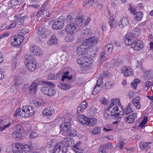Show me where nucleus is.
<instances>
[{"instance_id": "obj_58", "label": "nucleus", "mask_w": 153, "mask_h": 153, "mask_svg": "<svg viewBox=\"0 0 153 153\" xmlns=\"http://www.w3.org/2000/svg\"><path fill=\"white\" fill-rule=\"evenodd\" d=\"M85 109V108L82 107V106L80 104L78 107L77 108V113L78 114L80 113L83 111Z\"/></svg>"}, {"instance_id": "obj_5", "label": "nucleus", "mask_w": 153, "mask_h": 153, "mask_svg": "<svg viewBox=\"0 0 153 153\" xmlns=\"http://www.w3.org/2000/svg\"><path fill=\"white\" fill-rule=\"evenodd\" d=\"M67 25L65 30L66 32L70 35H73L77 33L78 30V26L75 25V18L71 15H68L66 18Z\"/></svg>"}, {"instance_id": "obj_60", "label": "nucleus", "mask_w": 153, "mask_h": 153, "mask_svg": "<svg viewBox=\"0 0 153 153\" xmlns=\"http://www.w3.org/2000/svg\"><path fill=\"white\" fill-rule=\"evenodd\" d=\"M38 136L37 134L34 132H33L30 133L29 137L31 138H35Z\"/></svg>"}, {"instance_id": "obj_7", "label": "nucleus", "mask_w": 153, "mask_h": 153, "mask_svg": "<svg viewBox=\"0 0 153 153\" xmlns=\"http://www.w3.org/2000/svg\"><path fill=\"white\" fill-rule=\"evenodd\" d=\"M72 76H68L66 75H63L61 80L64 82L60 83L58 87L60 89L67 90L70 88L71 86L68 84V82L72 79Z\"/></svg>"}, {"instance_id": "obj_12", "label": "nucleus", "mask_w": 153, "mask_h": 153, "mask_svg": "<svg viewBox=\"0 0 153 153\" xmlns=\"http://www.w3.org/2000/svg\"><path fill=\"white\" fill-rule=\"evenodd\" d=\"M121 72L125 77L132 76L134 74L132 69L129 66H123L121 69Z\"/></svg>"}, {"instance_id": "obj_61", "label": "nucleus", "mask_w": 153, "mask_h": 153, "mask_svg": "<svg viewBox=\"0 0 153 153\" xmlns=\"http://www.w3.org/2000/svg\"><path fill=\"white\" fill-rule=\"evenodd\" d=\"M42 102V101L41 100L39 99L38 100V101L35 102L34 103L35 106H39V105H41Z\"/></svg>"}, {"instance_id": "obj_62", "label": "nucleus", "mask_w": 153, "mask_h": 153, "mask_svg": "<svg viewBox=\"0 0 153 153\" xmlns=\"http://www.w3.org/2000/svg\"><path fill=\"white\" fill-rule=\"evenodd\" d=\"M121 61L119 59H116L114 61V64L117 66L119 65L121 63Z\"/></svg>"}, {"instance_id": "obj_44", "label": "nucleus", "mask_w": 153, "mask_h": 153, "mask_svg": "<svg viewBox=\"0 0 153 153\" xmlns=\"http://www.w3.org/2000/svg\"><path fill=\"white\" fill-rule=\"evenodd\" d=\"M103 81V78L102 77L99 78L97 80L96 83V85L94 89V91L96 90V88L97 87H100V85L102 83Z\"/></svg>"}, {"instance_id": "obj_19", "label": "nucleus", "mask_w": 153, "mask_h": 153, "mask_svg": "<svg viewBox=\"0 0 153 153\" xmlns=\"http://www.w3.org/2000/svg\"><path fill=\"white\" fill-rule=\"evenodd\" d=\"M99 41L98 39L95 36L91 37L87 39H85V42L89 45V48L90 46L97 44Z\"/></svg>"}, {"instance_id": "obj_33", "label": "nucleus", "mask_w": 153, "mask_h": 153, "mask_svg": "<svg viewBox=\"0 0 153 153\" xmlns=\"http://www.w3.org/2000/svg\"><path fill=\"white\" fill-rule=\"evenodd\" d=\"M63 135L68 136L74 137L76 135V132L74 130L70 129L69 131H67L66 133H65V134H64Z\"/></svg>"}, {"instance_id": "obj_34", "label": "nucleus", "mask_w": 153, "mask_h": 153, "mask_svg": "<svg viewBox=\"0 0 153 153\" xmlns=\"http://www.w3.org/2000/svg\"><path fill=\"white\" fill-rule=\"evenodd\" d=\"M18 57L17 56H13L11 60V65H12V68L13 69H15L16 66V64L17 63Z\"/></svg>"}, {"instance_id": "obj_27", "label": "nucleus", "mask_w": 153, "mask_h": 153, "mask_svg": "<svg viewBox=\"0 0 153 153\" xmlns=\"http://www.w3.org/2000/svg\"><path fill=\"white\" fill-rule=\"evenodd\" d=\"M151 144L152 143L151 142H143L140 144V147L141 150H148L150 148Z\"/></svg>"}, {"instance_id": "obj_49", "label": "nucleus", "mask_w": 153, "mask_h": 153, "mask_svg": "<svg viewBox=\"0 0 153 153\" xmlns=\"http://www.w3.org/2000/svg\"><path fill=\"white\" fill-rule=\"evenodd\" d=\"M18 85L14 83L10 88V91L12 92H16Z\"/></svg>"}, {"instance_id": "obj_51", "label": "nucleus", "mask_w": 153, "mask_h": 153, "mask_svg": "<svg viewBox=\"0 0 153 153\" xmlns=\"http://www.w3.org/2000/svg\"><path fill=\"white\" fill-rule=\"evenodd\" d=\"M105 149L104 146L101 145L100 146L98 152L99 153H106V151Z\"/></svg>"}, {"instance_id": "obj_56", "label": "nucleus", "mask_w": 153, "mask_h": 153, "mask_svg": "<svg viewBox=\"0 0 153 153\" xmlns=\"http://www.w3.org/2000/svg\"><path fill=\"white\" fill-rule=\"evenodd\" d=\"M15 20H13L11 22V24L9 25L7 28L9 29L13 28L15 27L17 24Z\"/></svg>"}, {"instance_id": "obj_32", "label": "nucleus", "mask_w": 153, "mask_h": 153, "mask_svg": "<svg viewBox=\"0 0 153 153\" xmlns=\"http://www.w3.org/2000/svg\"><path fill=\"white\" fill-rule=\"evenodd\" d=\"M87 117H85L83 114L79 115L77 117V119L78 121L84 125L86 124V118Z\"/></svg>"}, {"instance_id": "obj_46", "label": "nucleus", "mask_w": 153, "mask_h": 153, "mask_svg": "<svg viewBox=\"0 0 153 153\" xmlns=\"http://www.w3.org/2000/svg\"><path fill=\"white\" fill-rule=\"evenodd\" d=\"M140 29L138 27H136L133 30V34L135 37H137L140 34Z\"/></svg>"}, {"instance_id": "obj_48", "label": "nucleus", "mask_w": 153, "mask_h": 153, "mask_svg": "<svg viewBox=\"0 0 153 153\" xmlns=\"http://www.w3.org/2000/svg\"><path fill=\"white\" fill-rule=\"evenodd\" d=\"M96 109L94 107L91 108L89 110L90 116L92 117L95 116L97 113Z\"/></svg>"}, {"instance_id": "obj_64", "label": "nucleus", "mask_w": 153, "mask_h": 153, "mask_svg": "<svg viewBox=\"0 0 153 153\" xmlns=\"http://www.w3.org/2000/svg\"><path fill=\"white\" fill-rule=\"evenodd\" d=\"M29 86V85L28 83H27L26 84H25L24 85L23 88V90L24 91H27L28 89Z\"/></svg>"}, {"instance_id": "obj_35", "label": "nucleus", "mask_w": 153, "mask_h": 153, "mask_svg": "<svg viewBox=\"0 0 153 153\" xmlns=\"http://www.w3.org/2000/svg\"><path fill=\"white\" fill-rule=\"evenodd\" d=\"M12 136L16 140H19L22 138V134L20 132H15L13 134Z\"/></svg>"}, {"instance_id": "obj_1", "label": "nucleus", "mask_w": 153, "mask_h": 153, "mask_svg": "<svg viewBox=\"0 0 153 153\" xmlns=\"http://www.w3.org/2000/svg\"><path fill=\"white\" fill-rule=\"evenodd\" d=\"M123 111L120 99L119 98L114 99L111 100V103L108 108L105 111L104 116L106 119L111 117L119 119L121 117L120 111H119V107Z\"/></svg>"}, {"instance_id": "obj_6", "label": "nucleus", "mask_w": 153, "mask_h": 153, "mask_svg": "<svg viewBox=\"0 0 153 153\" xmlns=\"http://www.w3.org/2000/svg\"><path fill=\"white\" fill-rule=\"evenodd\" d=\"M25 63L27 68L30 71H34L37 67V62L30 54H25Z\"/></svg>"}, {"instance_id": "obj_25", "label": "nucleus", "mask_w": 153, "mask_h": 153, "mask_svg": "<svg viewBox=\"0 0 153 153\" xmlns=\"http://www.w3.org/2000/svg\"><path fill=\"white\" fill-rule=\"evenodd\" d=\"M71 124L70 122H65L64 124L62 131V134H65L67 131H69L71 128Z\"/></svg>"}, {"instance_id": "obj_29", "label": "nucleus", "mask_w": 153, "mask_h": 153, "mask_svg": "<svg viewBox=\"0 0 153 153\" xmlns=\"http://www.w3.org/2000/svg\"><path fill=\"white\" fill-rule=\"evenodd\" d=\"M80 142H79L77 144L74 146L73 150L76 153H82L83 152V150L80 146Z\"/></svg>"}, {"instance_id": "obj_42", "label": "nucleus", "mask_w": 153, "mask_h": 153, "mask_svg": "<svg viewBox=\"0 0 153 153\" xmlns=\"http://www.w3.org/2000/svg\"><path fill=\"white\" fill-rule=\"evenodd\" d=\"M15 83L17 85L21 84L23 81L22 78L19 76H16L15 78Z\"/></svg>"}, {"instance_id": "obj_28", "label": "nucleus", "mask_w": 153, "mask_h": 153, "mask_svg": "<svg viewBox=\"0 0 153 153\" xmlns=\"http://www.w3.org/2000/svg\"><path fill=\"white\" fill-rule=\"evenodd\" d=\"M139 99L140 98L139 97H137L134 98L132 100V102L134 106L138 109H140L141 107Z\"/></svg>"}, {"instance_id": "obj_54", "label": "nucleus", "mask_w": 153, "mask_h": 153, "mask_svg": "<svg viewBox=\"0 0 153 153\" xmlns=\"http://www.w3.org/2000/svg\"><path fill=\"white\" fill-rule=\"evenodd\" d=\"M134 37H135L133 34L129 33L126 34V38L132 40Z\"/></svg>"}, {"instance_id": "obj_8", "label": "nucleus", "mask_w": 153, "mask_h": 153, "mask_svg": "<svg viewBox=\"0 0 153 153\" xmlns=\"http://www.w3.org/2000/svg\"><path fill=\"white\" fill-rule=\"evenodd\" d=\"M113 48V45L111 43L108 44L104 47V51L100 54V62L101 64H102L104 58L108 57L109 55L112 52Z\"/></svg>"}, {"instance_id": "obj_39", "label": "nucleus", "mask_w": 153, "mask_h": 153, "mask_svg": "<svg viewBox=\"0 0 153 153\" xmlns=\"http://www.w3.org/2000/svg\"><path fill=\"white\" fill-rule=\"evenodd\" d=\"M75 36L73 35H67L65 38V40L67 42H70L74 41Z\"/></svg>"}, {"instance_id": "obj_26", "label": "nucleus", "mask_w": 153, "mask_h": 153, "mask_svg": "<svg viewBox=\"0 0 153 153\" xmlns=\"http://www.w3.org/2000/svg\"><path fill=\"white\" fill-rule=\"evenodd\" d=\"M84 20L83 16L81 15L78 16L75 19V22H76V26L81 27Z\"/></svg>"}, {"instance_id": "obj_15", "label": "nucleus", "mask_w": 153, "mask_h": 153, "mask_svg": "<svg viewBox=\"0 0 153 153\" xmlns=\"http://www.w3.org/2000/svg\"><path fill=\"white\" fill-rule=\"evenodd\" d=\"M143 46V42L137 39L133 42L131 46L134 50L136 51H139L142 50Z\"/></svg>"}, {"instance_id": "obj_41", "label": "nucleus", "mask_w": 153, "mask_h": 153, "mask_svg": "<svg viewBox=\"0 0 153 153\" xmlns=\"http://www.w3.org/2000/svg\"><path fill=\"white\" fill-rule=\"evenodd\" d=\"M82 33L83 34L89 36L91 34V31L90 29L86 28L82 30Z\"/></svg>"}, {"instance_id": "obj_17", "label": "nucleus", "mask_w": 153, "mask_h": 153, "mask_svg": "<svg viewBox=\"0 0 153 153\" xmlns=\"http://www.w3.org/2000/svg\"><path fill=\"white\" fill-rule=\"evenodd\" d=\"M39 81L36 80L33 81L29 88V93L32 94H34L36 92L38 87L39 85Z\"/></svg>"}, {"instance_id": "obj_52", "label": "nucleus", "mask_w": 153, "mask_h": 153, "mask_svg": "<svg viewBox=\"0 0 153 153\" xmlns=\"http://www.w3.org/2000/svg\"><path fill=\"white\" fill-rule=\"evenodd\" d=\"M132 111L133 110H132V109H129L126 108V110L124 111L123 112L122 114H121L122 115L123 114L127 115L131 113H132Z\"/></svg>"}, {"instance_id": "obj_2", "label": "nucleus", "mask_w": 153, "mask_h": 153, "mask_svg": "<svg viewBox=\"0 0 153 153\" xmlns=\"http://www.w3.org/2000/svg\"><path fill=\"white\" fill-rule=\"evenodd\" d=\"M35 108L31 106L25 105L22 108V111L20 108H17L15 111L13 116L17 118L19 117H29L31 116L35 112Z\"/></svg>"}, {"instance_id": "obj_16", "label": "nucleus", "mask_w": 153, "mask_h": 153, "mask_svg": "<svg viewBox=\"0 0 153 153\" xmlns=\"http://www.w3.org/2000/svg\"><path fill=\"white\" fill-rule=\"evenodd\" d=\"M37 34L43 38H45L50 35V32L47 30L45 26L40 27L37 31Z\"/></svg>"}, {"instance_id": "obj_37", "label": "nucleus", "mask_w": 153, "mask_h": 153, "mask_svg": "<svg viewBox=\"0 0 153 153\" xmlns=\"http://www.w3.org/2000/svg\"><path fill=\"white\" fill-rule=\"evenodd\" d=\"M58 42V39L56 38V36L55 35H53L51 37L50 39L49 44H54Z\"/></svg>"}, {"instance_id": "obj_38", "label": "nucleus", "mask_w": 153, "mask_h": 153, "mask_svg": "<svg viewBox=\"0 0 153 153\" xmlns=\"http://www.w3.org/2000/svg\"><path fill=\"white\" fill-rule=\"evenodd\" d=\"M23 1V0H11L10 3L13 6L20 4Z\"/></svg>"}, {"instance_id": "obj_36", "label": "nucleus", "mask_w": 153, "mask_h": 153, "mask_svg": "<svg viewBox=\"0 0 153 153\" xmlns=\"http://www.w3.org/2000/svg\"><path fill=\"white\" fill-rule=\"evenodd\" d=\"M135 19L137 21H140L143 18V14L141 12L137 13L135 15Z\"/></svg>"}, {"instance_id": "obj_21", "label": "nucleus", "mask_w": 153, "mask_h": 153, "mask_svg": "<svg viewBox=\"0 0 153 153\" xmlns=\"http://www.w3.org/2000/svg\"><path fill=\"white\" fill-rule=\"evenodd\" d=\"M54 109L51 107H48L45 108L42 111V114L43 116H51L54 113Z\"/></svg>"}, {"instance_id": "obj_53", "label": "nucleus", "mask_w": 153, "mask_h": 153, "mask_svg": "<svg viewBox=\"0 0 153 153\" xmlns=\"http://www.w3.org/2000/svg\"><path fill=\"white\" fill-rule=\"evenodd\" d=\"M97 1V0H89L87 1V3L85 4V5L87 6H90L92 5V4L96 3Z\"/></svg>"}, {"instance_id": "obj_24", "label": "nucleus", "mask_w": 153, "mask_h": 153, "mask_svg": "<svg viewBox=\"0 0 153 153\" xmlns=\"http://www.w3.org/2000/svg\"><path fill=\"white\" fill-rule=\"evenodd\" d=\"M128 24V20L126 17H124L121 18L119 23V25L120 28H124L125 26H127Z\"/></svg>"}, {"instance_id": "obj_13", "label": "nucleus", "mask_w": 153, "mask_h": 153, "mask_svg": "<svg viewBox=\"0 0 153 153\" xmlns=\"http://www.w3.org/2000/svg\"><path fill=\"white\" fill-rule=\"evenodd\" d=\"M42 91L44 94L51 97L54 95L56 93V91L55 89L50 86L43 87L42 89Z\"/></svg>"}, {"instance_id": "obj_40", "label": "nucleus", "mask_w": 153, "mask_h": 153, "mask_svg": "<svg viewBox=\"0 0 153 153\" xmlns=\"http://www.w3.org/2000/svg\"><path fill=\"white\" fill-rule=\"evenodd\" d=\"M128 10L132 14L134 15L136 13V8L131 4L129 5Z\"/></svg>"}, {"instance_id": "obj_43", "label": "nucleus", "mask_w": 153, "mask_h": 153, "mask_svg": "<svg viewBox=\"0 0 153 153\" xmlns=\"http://www.w3.org/2000/svg\"><path fill=\"white\" fill-rule=\"evenodd\" d=\"M109 23L111 27H113L115 26L116 24L115 20L113 16H111L109 19Z\"/></svg>"}, {"instance_id": "obj_4", "label": "nucleus", "mask_w": 153, "mask_h": 153, "mask_svg": "<svg viewBox=\"0 0 153 153\" xmlns=\"http://www.w3.org/2000/svg\"><path fill=\"white\" fill-rule=\"evenodd\" d=\"M32 144L23 145L21 143H15L12 145L13 153H25L31 151Z\"/></svg>"}, {"instance_id": "obj_11", "label": "nucleus", "mask_w": 153, "mask_h": 153, "mask_svg": "<svg viewBox=\"0 0 153 153\" xmlns=\"http://www.w3.org/2000/svg\"><path fill=\"white\" fill-rule=\"evenodd\" d=\"M64 19L62 17H60L54 22L52 25V28L54 30L61 29L64 25Z\"/></svg>"}, {"instance_id": "obj_59", "label": "nucleus", "mask_w": 153, "mask_h": 153, "mask_svg": "<svg viewBox=\"0 0 153 153\" xmlns=\"http://www.w3.org/2000/svg\"><path fill=\"white\" fill-rule=\"evenodd\" d=\"M105 149H111L112 148V144L110 143H106L105 146H104Z\"/></svg>"}, {"instance_id": "obj_23", "label": "nucleus", "mask_w": 153, "mask_h": 153, "mask_svg": "<svg viewBox=\"0 0 153 153\" xmlns=\"http://www.w3.org/2000/svg\"><path fill=\"white\" fill-rule=\"evenodd\" d=\"M85 125H87L89 126H93L95 125L97 123V120L95 118H86Z\"/></svg>"}, {"instance_id": "obj_3", "label": "nucleus", "mask_w": 153, "mask_h": 153, "mask_svg": "<svg viewBox=\"0 0 153 153\" xmlns=\"http://www.w3.org/2000/svg\"><path fill=\"white\" fill-rule=\"evenodd\" d=\"M47 147L51 149V150L53 153H63L61 149V148L64 146L63 144L58 143L56 139L48 138L47 140Z\"/></svg>"}, {"instance_id": "obj_10", "label": "nucleus", "mask_w": 153, "mask_h": 153, "mask_svg": "<svg viewBox=\"0 0 153 153\" xmlns=\"http://www.w3.org/2000/svg\"><path fill=\"white\" fill-rule=\"evenodd\" d=\"M93 61V60L91 58L89 59L88 57L85 56L81 57L77 60L78 63L80 65V66L83 68L88 67Z\"/></svg>"}, {"instance_id": "obj_47", "label": "nucleus", "mask_w": 153, "mask_h": 153, "mask_svg": "<svg viewBox=\"0 0 153 153\" xmlns=\"http://www.w3.org/2000/svg\"><path fill=\"white\" fill-rule=\"evenodd\" d=\"M101 129L98 127L95 128L91 132V133L93 134H98L100 133Z\"/></svg>"}, {"instance_id": "obj_45", "label": "nucleus", "mask_w": 153, "mask_h": 153, "mask_svg": "<svg viewBox=\"0 0 153 153\" xmlns=\"http://www.w3.org/2000/svg\"><path fill=\"white\" fill-rule=\"evenodd\" d=\"M57 76L58 75L57 74H50L48 75L47 79L49 80L55 79H56Z\"/></svg>"}, {"instance_id": "obj_20", "label": "nucleus", "mask_w": 153, "mask_h": 153, "mask_svg": "<svg viewBox=\"0 0 153 153\" xmlns=\"http://www.w3.org/2000/svg\"><path fill=\"white\" fill-rule=\"evenodd\" d=\"M20 14H17L14 16V19L17 21L16 23L17 25H23L24 19L27 18L28 16L27 15H25L20 17Z\"/></svg>"}, {"instance_id": "obj_30", "label": "nucleus", "mask_w": 153, "mask_h": 153, "mask_svg": "<svg viewBox=\"0 0 153 153\" xmlns=\"http://www.w3.org/2000/svg\"><path fill=\"white\" fill-rule=\"evenodd\" d=\"M153 77V71L146 70L145 71L144 78L147 79H152Z\"/></svg>"}, {"instance_id": "obj_9", "label": "nucleus", "mask_w": 153, "mask_h": 153, "mask_svg": "<svg viewBox=\"0 0 153 153\" xmlns=\"http://www.w3.org/2000/svg\"><path fill=\"white\" fill-rule=\"evenodd\" d=\"M19 33L17 35H16L14 38L10 39L11 45L14 47H18L20 46L23 42L24 39V36L21 34V33Z\"/></svg>"}, {"instance_id": "obj_22", "label": "nucleus", "mask_w": 153, "mask_h": 153, "mask_svg": "<svg viewBox=\"0 0 153 153\" xmlns=\"http://www.w3.org/2000/svg\"><path fill=\"white\" fill-rule=\"evenodd\" d=\"M137 115V114L136 113H134L125 117V120L126 122L128 123H132L134 121Z\"/></svg>"}, {"instance_id": "obj_31", "label": "nucleus", "mask_w": 153, "mask_h": 153, "mask_svg": "<svg viewBox=\"0 0 153 153\" xmlns=\"http://www.w3.org/2000/svg\"><path fill=\"white\" fill-rule=\"evenodd\" d=\"M49 12L47 10H43V9H40L38 11L37 14V17L42 16V17L48 16L49 15Z\"/></svg>"}, {"instance_id": "obj_50", "label": "nucleus", "mask_w": 153, "mask_h": 153, "mask_svg": "<svg viewBox=\"0 0 153 153\" xmlns=\"http://www.w3.org/2000/svg\"><path fill=\"white\" fill-rule=\"evenodd\" d=\"M114 84L110 82H106L105 83V87L107 89H111L113 87Z\"/></svg>"}, {"instance_id": "obj_18", "label": "nucleus", "mask_w": 153, "mask_h": 153, "mask_svg": "<svg viewBox=\"0 0 153 153\" xmlns=\"http://www.w3.org/2000/svg\"><path fill=\"white\" fill-rule=\"evenodd\" d=\"M30 52L35 55L40 56L42 54V51L41 49L36 45H31L30 48Z\"/></svg>"}, {"instance_id": "obj_57", "label": "nucleus", "mask_w": 153, "mask_h": 153, "mask_svg": "<svg viewBox=\"0 0 153 153\" xmlns=\"http://www.w3.org/2000/svg\"><path fill=\"white\" fill-rule=\"evenodd\" d=\"M124 41L125 44L128 45H130L131 44L132 45V43H133V42L132 41V40L130 39H128L126 38L125 39Z\"/></svg>"}, {"instance_id": "obj_63", "label": "nucleus", "mask_w": 153, "mask_h": 153, "mask_svg": "<svg viewBox=\"0 0 153 153\" xmlns=\"http://www.w3.org/2000/svg\"><path fill=\"white\" fill-rule=\"evenodd\" d=\"M80 105H81V106H82V107L85 108V109L87 107V103L85 100H84V101L82 102Z\"/></svg>"}, {"instance_id": "obj_55", "label": "nucleus", "mask_w": 153, "mask_h": 153, "mask_svg": "<svg viewBox=\"0 0 153 153\" xmlns=\"http://www.w3.org/2000/svg\"><path fill=\"white\" fill-rule=\"evenodd\" d=\"M148 120L146 117H144L142 122L140 123V126L143 127L145 124L147 122Z\"/></svg>"}, {"instance_id": "obj_14", "label": "nucleus", "mask_w": 153, "mask_h": 153, "mask_svg": "<svg viewBox=\"0 0 153 153\" xmlns=\"http://www.w3.org/2000/svg\"><path fill=\"white\" fill-rule=\"evenodd\" d=\"M89 48V45L84 43L79 45L77 48L76 52L78 55H81L85 54Z\"/></svg>"}]
</instances>
